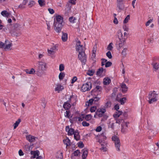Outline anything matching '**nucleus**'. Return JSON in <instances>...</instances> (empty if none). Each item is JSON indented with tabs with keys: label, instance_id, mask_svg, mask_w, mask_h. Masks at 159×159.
Segmentation results:
<instances>
[{
	"label": "nucleus",
	"instance_id": "obj_1",
	"mask_svg": "<svg viewBox=\"0 0 159 159\" xmlns=\"http://www.w3.org/2000/svg\"><path fill=\"white\" fill-rule=\"evenodd\" d=\"M62 17L60 16H56V19H54V29L56 31L60 33L62 28Z\"/></svg>",
	"mask_w": 159,
	"mask_h": 159
},
{
	"label": "nucleus",
	"instance_id": "obj_2",
	"mask_svg": "<svg viewBox=\"0 0 159 159\" xmlns=\"http://www.w3.org/2000/svg\"><path fill=\"white\" fill-rule=\"evenodd\" d=\"M37 64L39 70L36 71V74L38 76L41 77L42 75L39 71L42 72L46 71L48 68L47 64L45 61H38Z\"/></svg>",
	"mask_w": 159,
	"mask_h": 159
},
{
	"label": "nucleus",
	"instance_id": "obj_3",
	"mask_svg": "<svg viewBox=\"0 0 159 159\" xmlns=\"http://www.w3.org/2000/svg\"><path fill=\"white\" fill-rule=\"evenodd\" d=\"M128 34L126 32H125L123 33L121 30L118 31V37L120 40L119 46L120 47H122L124 45V43L125 42L126 39L127 38Z\"/></svg>",
	"mask_w": 159,
	"mask_h": 159
},
{
	"label": "nucleus",
	"instance_id": "obj_4",
	"mask_svg": "<svg viewBox=\"0 0 159 159\" xmlns=\"http://www.w3.org/2000/svg\"><path fill=\"white\" fill-rule=\"evenodd\" d=\"M158 95V94L155 91L150 92L148 95V102L150 104H151L157 101Z\"/></svg>",
	"mask_w": 159,
	"mask_h": 159
},
{
	"label": "nucleus",
	"instance_id": "obj_5",
	"mask_svg": "<svg viewBox=\"0 0 159 159\" xmlns=\"http://www.w3.org/2000/svg\"><path fill=\"white\" fill-rule=\"evenodd\" d=\"M112 140L115 144L116 149L117 151H120V143L119 139L115 135H113L112 137Z\"/></svg>",
	"mask_w": 159,
	"mask_h": 159
},
{
	"label": "nucleus",
	"instance_id": "obj_6",
	"mask_svg": "<svg viewBox=\"0 0 159 159\" xmlns=\"http://www.w3.org/2000/svg\"><path fill=\"white\" fill-rule=\"evenodd\" d=\"M78 58L82 63L85 64L86 61L87 57L84 51L79 53Z\"/></svg>",
	"mask_w": 159,
	"mask_h": 159
},
{
	"label": "nucleus",
	"instance_id": "obj_7",
	"mask_svg": "<svg viewBox=\"0 0 159 159\" xmlns=\"http://www.w3.org/2000/svg\"><path fill=\"white\" fill-rule=\"evenodd\" d=\"M92 88V84L90 82H88L83 85L81 87V90L85 92L89 90Z\"/></svg>",
	"mask_w": 159,
	"mask_h": 159
},
{
	"label": "nucleus",
	"instance_id": "obj_8",
	"mask_svg": "<svg viewBox=\"0 0 159 159\" xmlns=\"http://www.w3.org/2000/svg\"><path fill=\"white\" fill-rule=\"evenodd\" d=\"M102 89L101 87L99 86H97L95 88L91 91V94L92 95H98L99 93L101 92Z\"/></svg>",
	"mask_w": 159,
	"mask_h": 159
},
{
	"label": "nucleus",
	"instance_id": "obj_9",
	"mask_svg": "<svg viewBox=\"0 0 159 159\" xmlns=\"http://www.w3.org/2000/svg\"><path fill=\"white\" fill-rule=\"evenodd\" d=\"M75 48L76 50L78 51L79 53L84 51V50L83 49V45L81 44V42L79 40H78L77 41Z\"/></svg>",
	"mask_w": 159,
	"mask_h": 159
},
{
	"label": "nucleus",
	"instance_id": "obj_10",
	"mask_svg": "<svg viewBox=\"0 0 159 159\" xmlns=\"http://www.w3.org/2000/svg\"><path fill=\"white\" fill-rule=\"evenodd\" d=\"M56 49V47L54 46L51 48L50 49H48V55L50 56L51 57L53 58L55 57V56L54 55Z\"/></svg>",
	"mask_w": 159,
	"mask_h": 159
},
{
	"label": "nucleus",
	"instance_id": "obj_11",
	"mask_svg": "<svg viewBox=\"0 0 159 159\" xmlns=\"http://www.w3.org/2000/svg\"><path fill=\"white\" fill-rule=\"evenodd\" d=\"M39 152L38 150L31 151L30 152V154L32 156L30 157L31 159H33L36 158L39 155Z\"/></svg>",
	"mask_w": 159,
	"mask_h": 159
},
{
	"label": "nucleus",
	"instance_id": "obj_12",
	"mask_svg": "<svg viewBox=\"0 0 159 159\" xmlns=\"http://www.w3.org/2000/svg\"><path fill=\"white\" fill-rule=\"evenodd\" d=\"M106 111L104 108H101L97 110L96 111V114L99 117H101L103 115L104 113L106 112Z\"/></svg>",
	"mask_w": 159,
	"mask_h": 159
},
{
	"label": "nucleus",
	"instance_id": "obj_13",
	"mask_svg": "<svg viewBox=\"0 0 159 159\" xmlns=\"http://www.w3.org/2000/svg\"><path fill=\"white\" fill-rule=\"evenodd\" d=\"M115 122L112 119H109L108 121V128H111L112 129H114V127L115 126Z\"/></svg>",
	"mask_w": 159,
	"mask_h": 159
},
{
	"label": "nucleus",
	"instance_id": "obj_14",
	"mask_svg": "<svg viewBox=\"0 0 159 159\" xmlns=\"http://www.w3.org/2000/svg\"><path fill=\"white\" fill-rule=\"evenodd\" d=\"M26 139L30 142H34L38 138L31 135H29L26 136Z\"/></svg>",
	"mask_w": 159,
	"mask_h": 159
},
{
	"label": "nucleus",
	"instance_id": "obj_15",
	"mask_svg": "<svg viewBox=\"0 0 159 159\" xmlns=\"http://www.w3.org/2000/svg\"><path fill=\"white\" fill-rule=\"evenodd\" d=\"M66 130L68 132L69 135H72L75 133V131L72 128H70L69 126H66Z\"/></svg>",
	"mask_w": 159,
	"mask_h": 159
},
{
	"label": "nucleus",
	"instance_id": "obj_16",
	"mask_svg": "<svg viewBox=\"0 0 159 159\" xmlns=\"http://www.w3.org/2000/svg\"><path fill=\"white\" fill-rule=\"evenodd\" d=\"M121 132L123 133L125 132L128 128V123L126 122H124L121 124Z\"/></svg>",
	"mask_w": 159,
	"mask_h": 159
},
{
	"label": "nucleus",
	"instance_id": "obj_17",
	"mask_svg": "<svg viewBox=\"0 0 159 159\" xmlns=\"http://www.w3.org/2000/svg\"><path fill=\"white\" fill-rule=\"evenodd\" d=\"M27 0H24L22 3L20 4L18 6L17 8H20L21 9H23L25 8V5L28 2Z\"/></svg>",
	"mask_w": 159,
	"mask_h": 159
},
{
	"label": "nucleus",
	"instance_id": "obj_18",
	"mask_svg": "<svg viewBox=\"0 0 159 159\" xmlns=\"http://www.w3.org/2000/svg\"><path fill=\"white\" fill-rule=\"evenodd\" d=\"M83 154L82 155V159H86L87 157L88 152V150L86 149H82Z\"/></svg>",
	"mask_w": 159,
	"mask_h": 159
},
{
	"label": "nucleus",
	"instance_id": "obj_19",
	"mask_svg": "<svg viewBox=\"0 0 159 159\" xmlns=\"http://www.w3.org/2000/svg\"><path fill=\"white\" fill-rule=\"evenodd\" d=\"M64 89L63 86L60 84H58L56 85V86L55 89V91H57L59 93L60 91H62Z\"/></svg>",
	"mask_w": 159,
	"mask_h": 159
},
{
	"label": "nucleus",
	"instance_id": "obj_20",
	"mask_svg": "<svg viewBox=\"0 0 159 159\" xmlns=\"http://www.w3.org/2000/svg\"><path fill=\"white\" fill-rule=\"evenodd\" d=\"M63 142L64 144L66 145V147L70 146L71 145L70 141L68 138H66V139L63 140Z\"/></svg>",
	"mask_w": 159,
	"mask_h": 159
},
{
	"label": "nucleus",
	"instance_id": "obj_21",
	"mask_svg": "<svg viewBox=\"0 0 159 159\" xmlns=\"http://www.w3.org/2000/svg\"><path fill=\"white\" fill-rule=\"evenodd\" d=\"M62 35L61 36V39L63 41L66 42L67 41L68 39V34L66 33L62 32Z\"/></svg>",
	"mask_w": 159,
	"mask_h": 159
},
{
	"label": "nucleus",
	"instance_id": "obj_22",
	"mask_svg": "<svg viewBox=\"0 0 159 159\" xmlns=\"http://www.w3.org/2000/svg\"><path fill=\"white\" fill-rule=\"evenodd\" d=\"M155 71H156L159 68V63L156 62H153L152 64Z\"/></svg>",
	"mask_w": 159,
	"mask_h": 159
},
{
	"label": "nucleus",
	"instance_id": "obj_23",
	"mask_svg": "<svg viewBox=\"0 0 159 159\" xmlns=\"http://www.w3.org/2000/svg\"><path fill=\"white\" fill-rule=\"evenodd\" d=\"M74 135V138L77 141H78L80 139V135L78 130L75 131Z\"/></svg>",
	"mask_w": 159,
	"mask_h": 159
},
{
	"label": "nucleus",
	"instance_id": "obj_24",
	"mask_svg": "<svg viewBox=\"0 0 159 159\" xmlns=\"http://www.w3.org/2000/svg\"><path fill=\"white\" fill-rule=\"evenodd\" d=\"M111 82V79L108 78H105L103 80V83L104 85H107Z\"/></svg>",
	"mask_w": 159,
	"mask_h": 159
},
{
	"label": "nucleus",
	"instance_id": "obj_25",
	"mask_svg": "<svg viewBox=\"0 0 159 159\" xmlns=\"http://www.w3.org/2000/svg\"><path fill=\"white\" fill-rule=\"evenodd\" d=\"M105 70H104L103 68H101L98 69V71L97 72L96 74L98 76H101L103 72L104 71H105Z\"/></svg>",
	"mask_w": 159,
	"mask_h": 159
},
{
	"label": "nucleus",
	"instance_id": "obj_26",
	"mask_svg": "<svg viewBox=\"0 0 159 159\" xmlns=\"http://www.w3.org/2000/svg\"><path fill=\"white\" fill-rule=\"evenodd\" d=\"M1 14L4 17H8L10 15V13L8 12L7 11L4 10L1 12Z\"/></svg>",
	"mask_w": 159,
	"mask_h": 159
},
{
	"label": "nucleus",
	"instance_id": "obj_27",
	"mask_svg": "<svg viewBox=\"0 0 159 159\" xmlns=\"http://www.w3.org/2000/svg\"><path fill=\"white\" fill-rule=\"evenodd\" d=\"M123 112L121 111H116V113H115L113 115V116L115 118H116L117 117H119L120 116L122 115Z\"/></svg>",
	"mask_w": 159,
	"mask_h": 159
},
{
	"label": "nucleus",
	"instance_id": "obj_28",
	"mask_svg": "<svg viewBox=\"0 0 159 159\" xmlns=\"http://www.w3.org/2000/svg\"><path fill=\"white\" fill-rule=\"evenodd\" d=\"M25 72L27 74H35V71L33 68H31L30 70L26 69L25 70Z\"/></svg>",
	"mask_w": 159,
	"mask_h": 159
},
{
	"label": "nucleus",
	"instance_id": "obj_29",
	"mask_svg": "<svg viewBox=\"0 0 159 159\" xmlns=\"http://www.w3.org/2000/svg\"><path fill=\"white\" fill-rule=\"evenodd\" d=\"M99 142L100 143H101V145L102 146H103L100 149L101 150H102L104 152H105L107 150V148L105 147V145H107L106 143H104V144L102 143V142H101L99 140Z\"/></svg>",
	"mask_w": 159,
	"mask_h": 159
},
{
	"label": "nucleus",
	"instance_id": "obj_30",
	"mask_svg": "<svg viewBox=\"0 0 159 159\" xmlns=\"http://www.w3.org/2000/svg\"><path fill=\"white\" fill-rule=\"evenodd\" d=\"M117 100L118 102H120L121 104L123 105L125 102L126 100V98L124 97L120 98L119 100H118V99H117Z\"/></svg>",
	"mask_w": 159,
	"mask_h": 159
},
{
	"label": "nucleus",
	"instance_id": "obj_31",
	"mask_svg": "<svg viewBox=\"0 0 159 159\" xmlns=\"http://www.w3.org/2000/svg\"><path fill=\"white\" fill-rule=\"evenodd\" d=\"M121 87L122 89V91L124 92H125L127 90V87L126 85L124 84H121Z\"/></svg>",
	"mask_w": 159,
	"mask_h": 159
},
{
	"label": "nucleus",
	"instance_id": "obj_32",
	"mask_svg": "<svg viewBox=\"0 0 159 159\" xmlns=\"http://www.w3.org/2000/svg\"><path fill=\"white\" fill-rule=\"evenodd\" d=\"M56 157L58 159H62L63 158V153L61 152H58L56 155Z\"/></svg>",
	"mask_w": 159,
	"mask_h": 159
},
{
	"label": "nucleus",
	"instance_id": "obj_33",
	"mask_svg": "<svg viewBox=\"0 0 159 159\" xmlns=\"http://www.w3.org/2000/svg\"><path fill=\"white\" fill-rule=\"evenodd\" d=\"M71 107L70 104L67 102H65L63 105V107L66 110H67L69 109Z\"/></svg>",
	"mask_w": 159,
	"mask_h": 159
},
{
	"label": "nucleus",
	"instance_id": "obj_34",
	"mask_svg": "<svg viewBox=\"0 0 159 159\" xmlns=\"http://www.w3.org/2000/svg\"><path fill=\"white\" fill-rule=\"evenodd\" d=\"M117 7L120 10L123 9L124 7V6H123L122 2H117Z\"/></svg>",
	"mask_w": 159,
	"mask_h": 159
},
{
	"label": "nucleus",
	"instance_id": "obj_35",
	"mask_svg": "<svg viewBox=\"0 0 159 159\" xmlns=\"http://www.w3.org/2000/svg\"><path fill=\"white\" fill-rule=\"evenodd\" d=\"M115 120H116V122L115 123L116 124H118L119 126V125L120 123H122L123 122H124V120L123 119H120V118L116 119Z\"/></svg>",
	"mask_w": 159,
	"mask_h": 159
},
{
	"label": "nucleus",
	"instance_id": "obj_36",
	"mask_svg": "<svg viewBox=\"0 0 159 159\" xmlns=\"http://www.w3.org/2000/svg\"><path fill=\"white\" fill-rule=\"evenodd\" d=\"M21 122V120L20 119H18L15 123L14 125V128L15 129L18 125Z\"/></svg>",
	"mask_w": 159,
	"mask_h": 159
},
{
	"label": "nucleus",
	"instance_id": "obj_37",
	"mask_svg": "<svg viewBox=\"0 0 159 159\" xmlns=\"http://www.w3.org/2000/svg\"><path fill=\"white\" fill-rule=\"evenodd\" d=\"M95 96V97H93L92 99L93 100L94 103L97 104L96 102L99 101L100 98L98 97H96V96Z\"/></svg>",
	"mask_w": 159,
	"mask_h": 159
},
{
	"label": "nucleus",
	"instance_id": "obj_38",
	"mask_svg": "<svg viewBox=\"0 0 159 159\" xmlns=\"http://www.w3.org/2000/svg\"><path fill=\"white\" fill-rule=\"evenodd\" d=\"M97 46L96 45H95V46L93 48V54L92 55V57H95V54L96 52L97 51Z\"/></svg>",
	"mask_w": 159,
	"mask_h": 159
},
{
	"label": "nucleus",
	"instance_id": "obj_39",
	"mask_svg": "<svg viewBox=\"0 0 159 159\" xmlns=\"http://www.w3.org/2000/svg\"><path fill=\"white\" fill-rule=\"evenodd\" d=\"M70 21L72 23H74L76 22L77 19L74 17H71L69 18Z\"/></svg>",
	"mask_w": 159,
	"mask_h": 159
},
{
	"label": "nucleus",
	"instance_id": "obj_40",
	"mask_svg": "<svg viewBox=\"0 0 159 159\" xmlns=\"http://www.w3.org/2000/svg\"><path fill=\"white\" fill-rule=\"evenodd\" d=\"M65 76V74L64 72H61L59 75V78L60 80H62Z\"/></svg>",
	"mask_w": 159,
	"mask_h": 159
},
{
	"label": "nucleus",
	"instance_id": "obj_41",
	"mask_svg": "<svg viewBox=\"0 0 159 159\" xmlns=\"http://www.w3.org/2000/svg\"><path fill=\"white\" fill-rule=\"evenodd\" d=\"M94 103L93 100L92 99V98L89 99L88 102L86 103V105L88 106H89L90 105H91L92 103Z\"/></svg>",
	"mask_w": 159,
	"mask_h": 159
},
{
	"label": "nucleus",
	"instance_id": "obj_42",
	"mask_svg": "<svg viewBox=\"0 0 159 159\" xmlns=\"http://www.w3.org/2000/svg\"><path fill=\"white\" fill-rule=\"evenodd\" d=\"M41 102L42 106L44 108L46 103V102L45 99L44 98H43L41 100Z\"/></svg>",
	"mask_w": 159,
	"mask_h": 159
},
{
	"label": "nucleus",
	"instance_id": "obj_43",
	"mask_svg": "<svg viewBox=\"0 0 159 159\" xmlns=\"http://www.w3.org/2000/svg\"><path fill=\"white\" fill-rule=\"evenodd\" d=\"M94 73V70H88L87 74L88 75L91 76H92Z\"/></svg>",
	"mask_w": 159,
	"mask_h": 159
},
{
	"label": "nucleus",
	"instance_id": "obj_44",
	"mask_svg": "<svg viewBox=\"0 0 159 159\" xmlns=\"http://www.w3.org/2000/svg\"><path fill=\"white\" fill-rule=\"evenodd\" d=\"M12 46L11 43H10L9 44H7L6 45H5V46L3 48L4 49H9Z\"/></svg>",
	"mask_w": 159,
	"mask_h": 159
},
{
	"label": "nucleus",
	"instance_id": "obj_45",
	"mask_svg": "<svg viewBox=\"0 0 159 159\" xmlns=\"http://www.w3.org/2000/svg\"><path fill=\"white\" fill-rule=\"evenodd\" d=\"M113 45V44L112 43H110L107 47V50L109 51L111 50L113 48V47L112 46Z\"/></svg>",
	"mask_w": 159,
	"mask_h": 159
},
{
	"label": "nucleus",
	"instance_id": "obj_46",
	"mask_svg": "<svg viewBox=\"0 0 159 159\" xmlns=\"http://www.w3.org/2000/svg\"><path fill=\"white\" fill-rule=\"evenodd\" d=\"M66 114H65L66 117L68 118H70L72 116H70V112L69 111H66Z\"/></svg>",
	"mask_w": 159,
	"mask_h": 159
},
{
	"label": "nucleus",
	"instance_id": "obj_47",
	"mask_svg": "<svg viewBox=\"0 0 159 159\" xmlns=\"http://www.w3.org/2000/svg\"><path fill=\"white\" fill-rule=\"evenodd\" d=\"M65 66L63 64H61L59 66V70L60 71H62L64 70Z\"/></svg>",
	"mask_w": 159,
	"mask_h": 159
},
{
	"label": "nucleus",
	"instance_id": "obj_48",
	"mask_svg": "<svg viewBox=\"0 0 159 159\" xmlns=\"http://www.w3.org/2000/svg\"><path fill=\"white\" fill-rule=\"evenodd\" d=\"M130 19V16L129 15H128L126 17V18L123 21V23H127L129 20Z\"/></svg>",
	"mask_w": 159,
	"mask_h": 159
},
{
	"label": "nucleus",
	"instance_id": "obj_49",
	"mask_svg": "<svg viewBox=\"0 0 159 159\" xmlns=\"http://www.w3.org/2000/svg\"><path fill=\"white\" fill-rule=\"evenodd\" d=\"M80 153V151L78 150H77L74 152L73 154L75 156H78Z\"/></svg>",
	"mask_w": 159,
	"mask_h": 159
},
{
	"label": "nucleus",
	"instance_id": "obj_50",
	"mask_svg": "<svg viewBox=\"0 0 159 159\" xmlns=\"http://www.w3.org/2000/svg\"><path fill=\"white\" fill-rule=\"evenodd\" d=\"M35 4V2L33 1H30L29 2L28 6L29 7H33Z\"/></svg>",
	"mask_w": 159,
	"mask_h": 159
},
{
	"label": "nucleus",
	"instance_id": "obj_51",
	"mask_svg": "<svg viewBox=\"0 0 159 159\" xmlns=\"http://www.w3.org/2000/svg\"><path fill=\"white\" fill-rule=\"evenodd\" d=\"M123 28L125 31L128 32L129 31V28L126 25H123Z\"/></svg>",
	"mask_w": 159,
	"mask_h": 159
},
{
	"label": "nucleus",
	"instance_id": "obj_52",
	"mask_svg": "<svg viewBox=\"0 0 159 159\" xmlns=\"http://www.w3.org/2000/svg\"><path fill=\"white\" fill-rule=\"evenodd\" d=\"M44 0H39L38 2L40 6H43L44 5Z\"/></svg>",
	"mask_w": 159,
	"mask_h": 159
},
{
	"label": "nucleus",
	"instance_id": "obj_53",
	"mask_svg": "<svg viewBox=\"0 0 159 159\" xmlns=\"http://www.w3.org/2000/svg\"><path fill=\"white\" fill-rule=\"evenodd\" d=\"M92 116L90 114L87 115L85 117V119L87 120H90L92 118Z\"/></svg>",
	"mask_w": 159,
	"mask_h": 159
},
{
	"label": "nucleus",
	"instance_id": "obj_54",
	"mask_svg": "<svg viewBox=\"0 0 159 159\" xmlns=\"http://www.w3.org/2000/svg\"><path fill=\"white\" fill-rule=\"evenodd\" d=\"M106 55L109 59H111L112 57V56L110 51H108L106 53Z\"/></svg>",
	"mask_w": 159,
	"mask_h": 159
},
{
	"label": "nucleus",
	"instance_id": "obj_55",
	"mask_svg": "<svg viewBox=\"0 0 159 159\" xmlns=\"http://www.w3.org/2000/svg\"><path fill=\"white\" fill-rule=\"evenodd\" d=\"M112 65V63L110 61L107 62L105 64L106 67H108Z\"/></svg>",
	"mask_w": 159,
	"mask_h": 159
},
{
	"label": "nucleus",
	"instance_id": "obj_56",
	"mask_svg": "<svg viewBox=\"0 0 159 159\" xmlns=\"http://www.w3.org/2000/svg\"><path fill=\"white\" fill-rule=\"evenodd\" d=\"M77 78L76 76H74L71 80V83L72 84H73L77 81Z\"/></svg>",
	"mask_w": 159,
	"mask_h": 159
},
{
	"label": "nucleus",
	"instance_id": "obj_57",
	"mask_svg": "<svg viewBox=\"0 0 159 159\" xmlns=\"http://www.w3.org/2000/svg\"><path fill=\"white\" fill-rule=\"evenodd\" d=\"M101 60L102 61L101 63L102 66H103L105 64V63L107 62V60L104 58H102Z\"/></svg>",
	"mask_w": 159,
	"mask_h": 159
},
{
	"label": "nucleus",
	"instance_id": "obj_58",
	"mask_svg": "<svg viewBox=\"0 0 159 159\" xmlns=\"http://www.w3.org/2000/svg\"><path fill=\"white\" fill-rule=\"evenodd\" d=\"M96 109V107L95 106L92 107L90 109V111L91 112H94Z\"/></svg>",
	"mask_w": 159,
	"mask_h": 159
},
{
	"label": "nucleus",
	"instance_id": "obj_59",
	"mask_svg": "<svg viewBox=\"0 0 159 159\" xmlns=\"http://www.w3.org/2000/svg\"><path fill=\"white\" fill-rule=\"evenodd\" d=\"M82 125L84 126H88L89 125V123H87L86 121H84L82 123Z\"/></svg>",
	"mask_w": 159,
	"mask_h": 159
},
{
	"label": "nucleus",
	"instance_id": "obj_60",
	"mask_svg": "<svg viewBox=\"0 0 159 159\" xmlns=\"http://www.w3.org/2000/svg\"><path fill=\"white\" fill-rule=\"evenodd\" d=\"M100 138L103 139H106L105 134L104 133L102 134L100 136Z\"/></svg>",
	"mask_w": 159,
	"mask_h": 159
},
{
	"label": "nucleus",
	"instance_id": "obj_61",
	"mask_svg": "<svg viewBox=\"0 0 159 159\" xmlns=\"http://www.w3.org/2000/svg\"><path fill=\"white\" fill-rule=\"evenodd\" d=\"M78 146L80 148H82L84 147V144L82 142H80L78 143Z\"/></svg>",
	"mask_w": 159,
	"mask_h": 159
},
{
	"label": "nucleus",
	"instance_id": "obj_62",
	"mask_svg": "<svg viewBox=\"0 0 159 159\" xmlns=\"http://www.w3.org/2000/svg\"><path fill=\"white\" fill-rule=\"evenodd\" d=\"M153 20L152 19H150L146 23V26H148L150 23L152 22Z\"/></svg>",
	"mask_w": 159,
	"mask_h": 159
},
{
	"label": "nucleus",
	"instance_id": "obj_63",
	"mask_svg": "<svg viewBox=\"0 0 159 159\" xmlns=\"http://www.w3.org/2000/svg\"><path fill=\"white\" fill-rule=\"evenodd\" d=\"M46 24L47 26V29L48 30L50 31L51 30V27L50 25V23L49 22H47V21Z\"/></svg>",
	"mask_w": 159,
	"mask_h": 159
},
{
	"label": "nucleus",
	"instance_id": "obj_64",
	"mask_svg": "<svg viewBox=\"0 0 159 159\" xmlns=\"http://www.w3.org/2000/svg\"><path fill=\"white\" fill-rule=\"evenodd\" d=\"M102 127L100 126H99L96 128V131L97 132H100V131H101V130H102Z\"/></svg>",
	"mask_w": 159,
	"mask_h": 159
}]
</instances>
